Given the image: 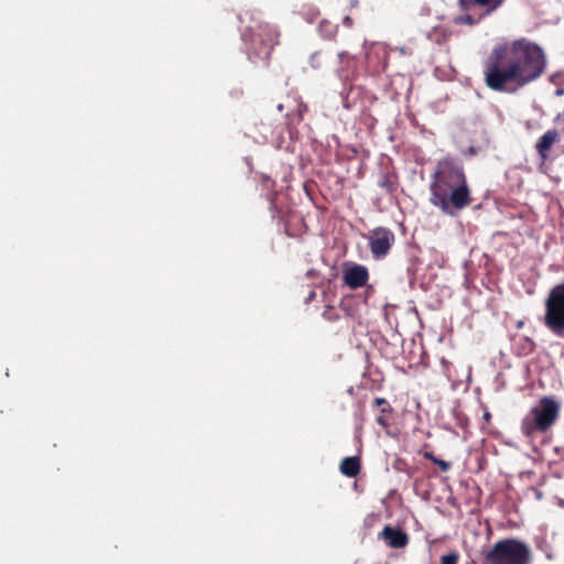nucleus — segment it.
I'll use <instances>...</instances> for the list:
<instances>
[{"label":"nucleus","instance_id":"f257e3e1","mask_svg":"<svg viewBox=\"0 0 564 564\" xmlns=\"http://www.w3.org/2000/svg\"><path fill=\"white\" fill-rule=\"evenodd\" d=\"M545 68L543 50L527 39L495 45L482 63L486 86L499 93H514L541 77Z\"/></svg>","mask_w":564,"mask_h":564},{"label":"nucleus","instance_id":"f03ea898","mask_svg":"<svg viewBox=\"0 0 564 564\" xmlns=\"http://www.w3.org/2000/svg\"><path fill=\"white\" fill-rule=\"evenodd\" d=\"M430 203L446 215L469 206L473 202L464 166L454 158L437 161L430 183Z\"/></svg>","mask_w":564,"mask_h":564},{"label":"nucleus","instance_id":"7ed1b4c3","mask_svg":"<svg viewBox=\"0 0 564 564\" xmlns=\"http://www.w3.org/2000/svg\"><path fill=\"white\" fill-rule=\"evenodd\" d=\"M561 403L555 397H542L538 404L521 420V432L525 437L546 433L558 420Z\"/></svg>","mask_w":564,"mask_h":564},{"label":"nucleus","instance_id":"20e7f679","mask_svg":"<svg viewBox=\"0 0 564 564\" xmlns=\"http://www.w3.org/2000/svg\"><path fill=\"white\" fill-rule=\"evenodd\" d=\"M531 549L518 539L500 540L485 555V564H531Z\"/></svg>","mask_w":564,"mask_h":564},{"label":"nucleus","instance_id":"39448f33","mask_svg":"<svg viewBox=\"0 0 564 564\" xmlns=\"http://www.w3.org/2000/svg\"><path fill=\"white\" fill-rule=\"evenodd\" d=\"M506 0H457L460 14L453 19L456 25H478L496 12Z\"/></svg>","mask_w":564,"mask_h":564},{"label":"nucleus","instance_id":"423d86ee","mask_svg":"<svg viewBox=\"0 0 564 564\" xmlns=\"http://www.w3.org/2000/svg\"><path fill=\"white\" fill-rule=\"evenodd\" d=\"M544 307V326L554 336L564 338V281L550 290Z\"/></svg>","mask_w":564,"mask_h":564},{"label":"nucleus","instance_id":"0eeeda50","mask_svg":"<svg viewBox=\"0 0 564 564\" xmlns=\"http://www.w3.org/2000/svg\"><path fill=\"white\" fill-rule=\"evenodd\" d=\"M251 36L254 44H260V48L257 51V54L269 57L274 45L279 44L280 33L275 26L267 22H260L252 29Z\"/></svg>","mask_w":564,"mask_h":564},{"label":"nucleus","instance_id":"6e6552de","mask_svg":"<svg viewBox=\"0 0 564 564\" xmlns=\"http://www.w3.org/2000/svg\"><path fill=\"white\" fill-rule=\"evenodd\" d=\"M394 234L386 227H377L369 231L368 241L375 259L384 258L394 243Z\"/></svg>","mask_w":564,"mask_h":564},{"label":"nucleus","instance_id":"1a4fd4ad","mask_svg":"<svg viewBox=\"0 0 564 564\" xmlns=\"http://www.w3.org/2000/svg\"><path fill=\"white\" fill-rule=\"evenodd\" d=\"M369 280V271L362 264H352L343 272V281L351 290L365 286Z\"/></svg>","mask_w":564,"mask_h":564},{"label":"nucleus","instance_id":"9d476101","mask_svg":"<svg viewBox=\"0 0 564 564\" xmlns=\"http://www.w3.org/2000/svg\"><path fill=\"white\" fill-rule=\"evenodd\" d=\"M379 538L383 539L393 549H402L409 544V535L403 530L391 525H386Z\"/></svg>","mask_w":564,"mask_h":564},{"label":"nucleus","instance_id":"9b49d317","mask_svg":"<svg viewBox=\"0 0 564 564\" xmlns=\"http://www.w3.org/2000/svg\"><path fill=\"white\" fill-rule=\"evenodd\" d=\"M338 61L340 66L336 69V73L343 84L346 85L354 79L355 61L347 52H340L338 54Z\"/></svg>","mask_w":564,"mask_h":564},{"label":"nucleus","instance_id":"f8f14e48","mask_svg":"<svg viewBox=\"0 0 564 564\" xmlns=\"http://www.w3.org/2000/svg\"><path fill=\"white\" fill-rule=\"evenodd\" d=\"M372 406L378 410L376 422L384 430H388L391 426L393 408L384 398H376L372 402Z\"/></svg>","mask_w":564,"mask_h":564},{"label":"nucleus","instance_id":"ddd939ff","mask_svg":"<svg viewBox=\"0 0 564 564\" xmlns=\"http://www.w3.org/2000/svg\"><path fill=\"white\" fill-rule=\"evenodd\" d=\"M558 132L555 129L547 130L536 142L535 149L538 151L539 156L542 160H546L549 158V151L552 145L558 141Z\"/></svg>","mask_w":564,"mask_h":564},{"label":"nucleus","instance_id":"4468645a","mask_svg":"<svg viewBox=\"0 0 564 564\" xmlns=\"http://www.w3.org/2000/svg\"><path fill=\"white\" fill-rule=\"evenodd\" d=\"M360 458L356 456L345 457L341 459L339 470L347 477H356L360 473Z\"/></svg>","mask_w":564,"mask_h":564},{"label":"nucleus","instance_id":"2eb2a0df","mask_svg":"<svg viewBox=\"0 0 564 564\" xmlns=\"http://www.w3.org/2000/svg\"><path fill=\"white\" fill-rule=\"evenodd\" d=\"M338 26L329 21H322L318 24V32L325 40L332 41L336 37Z\"/></svg>","mask_w":564,"mask_h":564},{"label":"nucleus","instance_id":"dca6fc26","mask_svg":"<svg viewBox=\"0 0 564 564\" xmlns=\"http://www.w3.org/2000/svg\"><path fill=\"white\" fill-rule=\"evenodd\" d=\"M388 194H393L398 189V178L393 174L386 173L378 183Z\"/></svg>","mask_w":564,"mask_h":564},{"label":"nucleus","instance_id":"f3484780","mask_svg":"<svg viewBox=\"0 0 564 564\" xmlns=\"http://www.w3.org/2000/svg\"><path fill=\"white\" fill-rule=\"evenodd\" d=\"M458 554L456 552L443 555L440 564H457Z\"/></svg>","mask_w":564,"mask_h":564},{"label":"nucleus","instance_id":"a211bd4d","mask_svg":"<svg viewBox=\"0 0 564 564\" xmlns=\"http://www.w3.org/2000/svg\"><path fill=\"white\" fill-rule=\"evenodd\" d=\"M321 53L319 52H315L311 55L310 57V64L313 68L317 69L321 67L322 65V61H321Z\"/></svg>","mask_w":564,"mask_h":564},{"label":"nucleus","instance_id":"6ab92c4d","mask_svg":"<svg viewBox=\"0 0 564 564\" xmlns=\"http://www.w3.org/2000/svg\"><path fill=\"white\" fill-rule=\"evenodd\" d=\"M434 464H436L440 467V469L444 473H446L451 469V463H448L444 459L437 458Z\"/></svg>","mask_w":564,"mask_h":564},{"label":"nucleus","instance_id":"aec40b11","mask_svg":"<svg viewBox=\"0 0 564 564\" xmlns=\"http://www.w3.org/2000/svg\"><path fill=\"white\" fill-rule=\"evenodd\" d=\"M422 455H423V457H424L425 459H429V460H431V462H433V463H435V462H436V459L438 458V457H436L432 452H423V454H422Z\"/></svg>","mask_w":564,"mask_h":564},{"label":"nucleus","instance_id":"412c9836","mask_svg":"<svg viewBox=\"0 0 564 564\" xmlns=\"http://www.w3.org/2000/svg\"><path fill=\"white\" fill-rule=\"evenodd\" d=\"M343 23H344L346 26L350 28V26L352 25V19H351L350 17L346 15V17L343 19Z\"/></svg>","mask_w":564,"mask_h":564},{"label":"nucleus","instance_id":"4be33fe9","mask_svg":"<svg viewBox=\"0 0 564 564\" xmlns=\"http://www.w3.org/2000/svg\"><path fill=\"white\" fill-rule=\"evenodd\" d=\"M525 343H527V345H528L529 350H530V351H531V350H533V348H534V343H533V340H531L530 338H525Z\"/></svg>","mask_w":564,"mask_h":564},{"label":"nucleus","instance_id":"5701e85b","mask_svg":"<svg viewBox=\"0 0 564 564\" xmlns=\"http://www.w3.org/2000/svg\"><path fill=\"white\" fill-rule=\"evenodd\" d=\"M482 419L486 421V422H490L491 420V414L490 412L486 411L482 415Z\"/></svg>","mask_w":564,"mask_h":564},{"label":"nucleus","instance_id":"b1692460","mask_svg":"<svg viewBox=\"0 0 564 564\" xmlns=\"http://www.w3.org/2000/svg\"><path fill=\"white\" fill-rule=\"evenodd\" d=\"M523 325H524V322H523V321H519V322L517 323L518 328L523 327Z\"/></svg>","mask_w":564,"mask_h":564},{"label":"nucleus","instance_id":"393cba45","mask_svg":"<svg viewBox=\"0 0 564 564\" xmlns=\"http://www.w3.org/2000/svg\"><path fill=\"white\" fill-rule=\"evenodd\" d=\"M283 108H284V107H283V105H282V104H279V105L276 106V109H278L279 111H282V110H283Z\"/></svg>","mask_w":564,"mask_h":564},{"label":"nucleus","instance_id":"a878e982","mask_svg":"<svg viewBox=\"0 0 564 564\" xmlns=\"http://www.w3.org/2000/svg\"><path fill=\"white\" fill-rule=\"evenodd\" d=\"M556 94H557V95H562V94H564V90H563V89H557V90H556Z\"/></svg>","mask_w":564,"mask_h":564},{"label":"nucleus","instance_id":"bb28decb","mask_svg":"<svg viewBox=\"0 0 564 564\" xmlns=\"http://www.w3.org/2000/svg\"><path fill=\"white\" fill-rule=\"evenodd\" d=\"M469 152H470L471 154H475V153H476V150H475L474 148H470V149H469Z\"/></svg>","mask_w":564,"mask_h":564},{"label":"nucleus","instance_id":"cd10ccee","mask_svg":"<svg viewBox=\"0 0 564 564\" xmlns=\"http://www.w3.org/2000/svg\"><path fill=\"white\" fill-rule=\"evenodd\" d=\"M357 3V0L351 1V6H355Z\"/></svg>","mask_w":564,"mask_h":564}]
</instances>
